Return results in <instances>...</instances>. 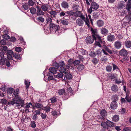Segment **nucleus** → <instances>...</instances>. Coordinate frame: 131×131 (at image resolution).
Masks as SVG:
<instances>
[{
	"instance_id": "9b49d317",
	"label": "nucleus",
	"mask_w": 131,
	"mask_h": 131,
	"mask_svg": "<svg viewBox=\"0 0 131 131\" xmlns=\"http://www.w3.org/2000/svg\"><path fill=\"white\" fill-rule=\"evenodd\" d=\"M37 9V11L36 12V14L37 16L43 15L44 13L41 10V8L39 6H37L36 7Z\"/></svg>"
},
{
	"instance_id": "412c9836",
	"label": "nucleus",
	"mask_w": 131,
	"mask_h": 131,
	"mask_svg": "<svg viewBox=\"0 0 131 131\" xmlns=\"http://www.w3.org/2000/svg\"><path fill=\"white\" fill-rule=\"evenodd\" d=\"M104 22L101 20H99L97 21V24L99 27L102 26L104 25Z\"/></svg>"
},
{
	"instance_id": "4468645a",
	"label": "nucleus",
	"mask_w": 131,
	"mask_h": 131,
	"mask_svg": "<svg viewBox=\"0 0 131 131\" xmlns=\"http://www.w3.org/2000/svg\"><path fill=\"white\" fill-rule=\"evenodd\" d=\"M83 20L80 18H79L76 20L77 24L79 26H82L83 25L84 23Z\"/></svg>"
},
{
	"instance_id": "5701e85b",
	"label": "nucleus",
	"mask_w": 131,
	"mask_h": 131,
	"mask_svg": "<svg viewBox=\"0 0 131 131\" xmlns=\"http://www.w3.org/2000/svg\"><path fill=\"white\" fill-rule=\"evenodd\" d=\"M21 8L24 9L23 10H27L29 8V6L27 3H25L24 4L22 3Z\"/></svg>"
},
{
	"instance_id": "6ab92c4d",
	"label": "nucleus",
	"mask_w": 131,
	"mask_h": 131,
	"mask_svg": "<svg viewBox=\"0 0 131 131\" xmlns=\"http://www.w3.org/2000/svg\"><path fill=\"white\" fill-rule=\"evenodd\" d=\"M119 119V116L117 115H115L112 117V121L114 122H118Z\"/></svg>"
},
{
	"instance_id": "bb28decb",
	"label": "nucleus",
	"mask_w": 131,
	"mask_h": 131,
	"mask_svg": "<svg viewBox=\"0 0 131 131\" xmlns=\"http://www.w3.org/2000/svg\"><path fill=\"white\" fill-rule=\"evenodd\" d=\"M102 34L103 35H106L108 33V31L106 29L103 28L101 29Z\"/></svg>"
},
{
	"instance_id": "7c9ffc66",
	"label": "nucleus",
	"mask_w": 131,
	"mask_h": 131,
	"mask_svg": "<svg viewBox=\"0 0 131 131\" xmlns=\"http://www.w3.org/2000/svg\"><path fill=\"white\" fill-rule=\"evenodd\" d=\"M14 90V89L13 88L10 87L7 89L6 91L8 94H12L13 93Z\"/></svg>"
},
{
	"instance_id": "f257e3e1",
	"label": "nucleus",
	"mask_w": 131,
	"mask_h": 131,
	"mask_svg": "<svg viewBox=\"0 0 131 131\" xmlns=\"http://www.w3.org/2000/svg\"><path fill=\"white\" fill-rule=\"evenodd\" d=\"M92 36H88L86 37L85 39L86 42L88 44H91L94 42V40H96V34L97 33V30L95 29H93L92 27H90Z\"/></svg>"
},
{
	"instance_id": "0e129e2a",
	"label": "nucleus",
	"mask_w": 131,
	"mask_h": 131,
	"mask_svg": "<svg viewBox=\"0 0 131 131\" xmlns=\"http://www.w3.org/2000/svg\"><path fill=\"white\" fill-rule=\"evenodd\" d=\"M57 73L59 79L62 78L63 76L64 75L63 73L61 72H57Z\"/></svg>"
},
{
	"instance_id": "aec40b11",
	"label": "nucleus",
	"mask_w": 131,
	"mask_h": 131,
	"mask_svg": "<svg viewBox=\"0 0 131 131\" xmlns=\"http://www.w3.org/2000/svg\"><path fill=\"white\" fill-rule=\"evenodd\" d=\"M52 62V65L53 66V67L57 70L59 68V63H58L56 61L54 62L53 60Z\"/></svg>"
},
{
	"instance_id": "1a4fd4ad",
	"label": "nucleus",
	"mask_w": 131,
	"mask_h": 131,
	"mask_svg": "<svg viewBox=\"0 0 131 131\" xmlns=\"http://www.w3.org/2000/svg\"><path fill=\"white\" fill-rule=\"evenodd\" d=\"M119 55L122 56H126L128 54L127 51L123 49L119 51Z\"/></svg>"
},
{
	"instance_id": "4c0bfd02",
	"label": "nucleus",
	"mask_w": 131,
	"mask_h": 131,
	"mask_svg": "<svg viewBox=\"0 0 131 131\" xmlns=\"http://www.w3.org/2000/svg\"><path fill=\"white\" fill-rule=\"evenodd\" d=\"M61 21V23L63 25H67L69 24V22L68 21L65 20L64 19H60Z\"/></svg>"
},
{
	"instance_id": "a211bd4d",
	"label": "nucleus",
	"mask_w": 131,
	"mask_h": 131,
	"mask_svg": "<svg viewBox=\"0 0 131 131\" xmlns=\"http://www.w3.org/2000/svg\"><path fill=\"white\" fill-rule=\"evenodd\" d=\"M111 90L114 92L118 91V89L117 86L116 85H113L111 87Z\"/></svg>"
},
{
	"instance_id": "ea45409f",
	"label": "nucleus",
	"mask_w": 131,
	"mask_h": 131,
	"mask_svg": "<svg viewBox=\"0 0 131 131\" xmlns=\"http://www.w3.org/2000/svg\"><path fill=\"white\" fill-rule=\"evenodd\" d=\"M126 46L127 48H130L131 47V41H127L125 42Z\"/></svg>"
},
{
	"instance_id": "c03bdc74",
	"label": "nucleus",
	"mask_w": 131,
	"mask_h": 131,
	"mask_svg": "<svg viewBox=\"0 0 131 131\" xmlns=\"http://www.w3.org/2000/svg\"><path fill=\"white\" fill-rule=\"evenodd\" d=\"M65 89H60L59 90L58 92V93L59 95H63L64 93H65Z\"/></svg>"
},
{
	"instance_id": "f704fd0d",
	"label": "nucleus",
	"mask_w": 131,
	"mask_h": 131,
	"mask_svg": "<svg viewBox=\"0 0 131 131\" xmlns=\"http://www.w3.org/2000/svg\"><path fill=\"white\" fill-rule=\"evenodd\" d=\"M97 39L98 40V41H99V42L100 43V44H101V43H103L101 36H100L99 35L96 34V40Z\"/></svg>"
},
{
	"instance_id": "473e14b6",
	"label": "nucleus",
	"mask_w": 131,
	"mask_h": 131,
	"mask_svg": "<svg viewBox=\"0 0 131 131\" xmlns=\"http://www.w3.org/2000/svg\"><path fill=\"white\" fill-rule=\"evenodd\" d=\"M81 14V12L78 10L74 13V15L76 17H80Z\"/></svg>"
},
{
	"instance_id": "e433bc0d",
	"label": "nucleus",
	"mask_w": 131,
	"mask_h": 131,
	"mask_svg": "<svg viewBox=\"0 0 131 131\" xmlns=\"http://www.w3.org/2000/svg\"><path fill=\"white\" fill-rule=\"evenodd\" d=\"M7 103V101L6 99L3 98L1 100L0 103H1L3 105H5Z\"/></svg>"
},
{
	"instance_id": "2f4dec72",
	"label": "nucleus",
	"mask_w": 131,
	"mask_h": 131,
	"mask_svg": "<svg viewBox=\"0 0 131 131\" xmlns=\"http://www.w3.org/2000/svg\"><path fill=\"white\" fill-rule=\"evenodd\" d=\"M93 19H96L98 18L99 16L97 12H94L93 14Z\"/></svg>"
},
{
	"instance_id": "c85d7f7f",
	"label": "nucleus",
	"mask_w": 131,
	"mask_h": 131,
	"mask_svg": "<svg viewBox=\"0 0 131 131\" xmlns=\"http://www.w3.org/2000/svg\"><path fill=\"white\" fill-rule=\"evenodd\" d=\"M109 76V79L111 80H113L114 79H117L116 77L115 76V74L114 73L112 74L109 73L108 74Z\"/></svg>"
},
{
	"instance_id": "a878e982",
	"label": "nucleus",
	"mask_w": 131,
	"mask_h": 131,
	"mask_svg": "<svg viewBox=\"0 0 131 131\" xmlns=\"http://www.w3.org/2000/svg\"><path fill=\"white\" fill-rule=\"evenodd\" d=\"M103 47L105 49V50L110 54H111L113 53L112 51V50H110L109 48L107 47V46H106L105 45H103Z\"/></svg>"
},
{
	"instance_id": "c756f323",
	"label": "nucleus",
	"mask_w": 131,
	"mask_h": 131,
	"mask_svg": "<svg viewBox=\"0 0 131 131\" xmlns=\"http://www.w3.org/2000/svg\"><path fill=\"white\" fill-rule=\"evenodd\" d=\"M124 3H125L124 2L121 1V2L120 3H119L118 4V8L119 9H121L123 7V6L124 7H125V4H124Z\"/></svg>"
},
{
	"instance_id": "864d4df0",
	"label": "nucleus",
	"mask_w": 131,
	"mask_h": 131,
	"mask_svg": "<svg viewBox=\"0 0 131 131\" xmlns=\"http://www.w3.org/2000/svg\"><path fill=\"white\" fill-rule=\"evenodd\" d=\"M43 105L42 104H40L39 103L36 102L35 103V107L36 108H40L41 107H43Z\"/></svg>"
},
{
	"instance_id": "a18cd8bd",
	"label": "nucleus",
	"mask_w": 131,
	"mask_h": 131,
	"mask_svg": "<svg viewBox=\"0 0 131 131\" xmlns=\"http://www.w3.org/2000/svg\"><path fill=\"white\" fill-rule=\"evenodd\" d=\"M30 82L29 81H27L26 80H25V84L26 85V89H28L30 85Z\"/></svg>"
},
{
	"instance_id": "393cba45",
	"label": "nucleus",
	"mask_w": 131,
	"mask_h": 131,
	"mask_svg": "<svg viewBox=\"0 0 131 131\" xmlns=\"http://www.w3.org/2000/svg\"><path fill=\"white\" fill-rule=\"evenodd\" d=\"M59 71L61 72L62 73L64 74L66 72H67L68 71V70H66L65 67H60L59 69Z\"/></svg>"
},
{
	"instance_id": "6e6552de",
	"label": "nucleus",
	"mask_w": 131,
	"mask_h": 131,
	"mask_svg": "<svg viewBox=\"0 0 131 131\" xmlns=\"http://www.w3.org/2000/svg\"><path fill=\"white\" fill-rule=\"evenodd\" d=\"M65 77L66 78V79L68 80H70L72 79L73 78L71 73L69 71L66 72L64 74Z\"/></svg>"
},
{
	"instance_id": "e2e57ef3",
	"label": "nucleus",
	"mask_w": 131,
	"mask_h": 131,
	"mask_svg": "<svg viewBox=\"0 0 131 131\" xmlns=\"http://www.w3.org/2000/svg\"><path fill=\"white\" fill-rule=\"evenodd\" d=\"M22 48L19 47H17L15 48V50L18 52H20L22 50Z\"/></svg>"
},
{
	"instance_id": "b1692460",
	"label": "nucleus",
	"mask_w": 131,
	"mask_h": 131,
	"mask_svg": "<svg viewBox=\"0 0 131 131\" xmlns=\"http://www.w3.org/2000/svg\"><path fill=\"white\" fill-rule=\"evenodd\" d=\"M107 38L108 41H112L114 40V36L113 35H110L107 36Z\"/></svg>"
},
{
	"instance_id": "603ef678",
	"label": "nucleus",
	"mask_w": 131,
	"mask_h": 131,
	"mask_svg": "<svg viewBox=\"0 0 131 131\" xmlns=\"http://www.w3.org/2000/svg\"><path fill=\"white\" fill-rule=\"evenodd\" d=\"M31 121V122L30 124V126L32 128H35L36 127V124H35V121Z\"/></svg>"
},
{
	"instance_id": "72a5a7b5",
	"label": "nucleus",
	"mask_w": 131,
	"mask_h": 131,
	"mask_svg": "<svg viewBox=\"0 0 131 131\" xmlns=\"http://www.w3.org/2000/svg\"><path fill=\"white\" fill-rule=\"evenodd\" d=\"M92 58L93 59L92 60V62L94 65H96L99 62V59H97L95 57Z\"/></svg>"
},
{
	"instance_id": "79ce46f5",
	"label": "nucleus",
	"mask_w": 131,
	"mask_h": 131,
	"mask_svg": "<svg viewBox=\"0 0 131 131\" xmlns=\"http://www.w3.org/2000/svg\"><path fill=\"white\" fill-rule=\"evenodd\" d=\"M2 37L3 38L6 40H8L10 38V37L7 34H6L2 35Z\"/></svg>"
},
{
	"instance_id": "4d7b16f0",
	"label": "nucleus",
	"mask_w": 131,
	"mask_h": 131,
	"mask_svg": "<svg viewBox=\"0 0 131 131\" xmlns=\"http://www.w3.org/2000/svg\"><path fill=\"white\" fill-rule=\"evenodd\" d=\"M37 19L39 22L43 23L44 21V19L41 16H39L38 17Z\"/></svg>"
},
{
	"instance_id": "774afa93",
	"label": "nucleus",
	"mask_w": 131,
	"mask_h": 131,
	"mask_svg": "<svg viewBox=\"0 0 131 131\" xmlns=\"http://www.w3.org/2000/svg\"><path fill=\"white\" fill-rule=\"evenodd\" d=\"M9 41L12 42H15L16 41V38L15 37L11 36L9 39Z\"/></svg>"
},
{
	"instance_id": "c9c22d12",
	"label": "nucleus",
	"mask_w": 131,
	"mask_h": 131,
	"mask_svg": "<svg viewBox=\"0 0 131 131\" xmlns=\"http://www.w3.org/2000/svg\"><path fill=\"white\" fill-rule=\"evenodd\" d=\"M19 89L17 88L14 91L13 95L14 96H19Z\"/></svg>"
},
{
	"instance_id": "680f3d73",
	"label": "nucleus",
	"mask_w": 131,
	"mask_h": 131,
	"mask_svg": "<svg viewBox=\"0 0 131 131\" xmlns=\"http://www.w3.org/2000/svg\"><path fill=\"white\" fill-rule=\"evenodd\" d=\"M112 69V66L109 65L107 66L106 67V70L107 72H111V71Z\"/></svg>"
},
{
	"instance_id": "58836bf2",
	"label": "nucleus",
	"mask_w": 131,
	"mask_h": 131,
	"mask_svg": "<svg viewBox=\"0 0 131 131\" xmlns=\"http://www.w3.org/2000/svg\"><path fill=\"white\" fill-rule=\"evenodd\" d=\"M49 13L51 14V15L50 16V17H51L52 18V15L54 16V17H55V16L57 15V12L56 11L52 10L49 12Z\"/></svg>"
},
{
	"instance_id": "f8f14e48",
	"label": "nucleus",
	"mask_w": 131,
	"mask_h": 131,
	"mask_svg": "<svg viewBox=\"0 0 131 131\" xmlns=\"http://www.w3.org/2000/svg\"><path fill=\"white\" fill-rule=\"evenodd\" d=\"M2 55H0V57L1 58L0 59V64L2 66L5 64L6 59V58L4 57V56Z\"/></svg>"
},
{
	"instance_id": "69168bd1",
	"label": "nucleus",
	"mask_w": 131,
	"mask_h": 131,
	"mask_svg": "<svg viewBox=\"0 0 131 131\" xmlns=\"http://www.w3.org/2000/svg\"><path fill=\"white\" fill-rule=\"evenodd\" d=\"M69 97V95L67 94L66 93H65L64 94L62 98L65 100H66Z\"/></svg>"
},
{
	"instance_id": "f3484780",
	"label": "nucleus",
	"mask_w": 131,
	"mask_h": 131,
	"mask_svg": "<svg viewBox=\"0 0 131 131\" xmlns=\"http://www.w3.org/2000/svg\"><path fill=\"white\" fill-rule=\"evenodd\" d=\"M131 8V1H128L127 5L126 6V9L128 12L130 11Z\"/></svg>"
},
{
	"instance_id": "2eb2a0df",
	"label": "nucleus",
	"mask_w": 131,
	"mask_h": 131,
	"mask_svg": "<svg viewBox=\"0 0 131 131\" xmlns=\"http://www.w3.org/2000/svg\"><path fill=\"white\" fill-rule=\"evenodd\" d=\"M121 46V42L119 41H116L115 43V47L117 49H118L120 48Z\"/></svg>"
},
{
	"instance_id": "3c124183",
	"label": "nucleus",
	"mask_w": 131,
	"mask_h": 131,
	"mask_svg": "<svg viewBox=\"0 0 131 131\" xmlns=\"http://www.w3.org/2000/svg\"><path fill=\"white\" fill-rule=\"evenodd\" d=\"M6 41L4 39H2L0 41V45L2 46V45H5L6 43Z\"/></svg>"
},
{
	"instance_id": "0eeeda50",
	"label": "nucleus",
	"mask_w": 131,
	"mask_h": 131,
	"mask_svg": "<svg viewBox=\"0 0 131 131\" xmlns=\"http://www.w3.org/2000/svg\"><path fill=\"white\" fill-rule=\"evenodd\" d=\"M110 107L112 110L116 109L117 107V104L116 101H113L110 104Z\"/></svg>"
},
{
	"instance_id": "ddd939ff",
	"label": "nucleus",
	"mask_w": 131,
	"mask_h": 131,
	"mask_svg": "<svg viewBox=\"0 0 131 131\" xmlns=\"http://www.w3.org/2000/svg\"><path fill=\"white\" fill-rule=\"evenodd\" d=\"M49 71L50 73H51L50 74L52 73L54 75L57 73V70L55 69L54 67H52L50 68Z\"/></svg>"
},
{
	"instance_id": "dca6fc26",
	"label": "nucleus",
	"mask_w": 131,
	"mask_h": 131,
	"mask_svg": "<svg viewBox=\"0 0 131 131\" xmlns=\"http://www.w3.org/2000/svg\"><path fill=\"white\" fill-rule=\"evenodd\" d=\"M91 6L93 7V9L95 10H96L99 7L98 4L95 2H92Z\"/></svg>"
},
{
	"instance_id": "052dcab7",
	"label": "nucleus",
	"mask_w": 131,
	"mask_h": 131,
	"mask_svg": "<svg viewBox=\"0 0 131 131\" xmlns=\"http://www.w3.org/2000/svg\"><path fill=\"white\" fill-rule=\"evenodd\" d=\"M57 98L54 96H53L52 98L50 99L51 103H54L57 102Z\"/></svg>"
},
{
	"instance_id": "bf43d9fd",
	"label": "nucleus",
	"mask_w": 131,
	"mask_h": 131,
	"mask_svg": "<svg viewBox=\"0 0 131 131\" xmlns=\"http://www.w3.org/2000/svg\"><path fill=\"white\" fill-rule=\"evenodd\" d=\"M41 8L44 11H47L48 9V7L44 5H42L41 6Z\"/></svg>"
},
{
	"instance_id": "8fccbe9b",
	"label": "nucleus",
	"mask_w": 131,
	"mask_h": 131,
	"mask_svg": "<svg viewBox=\"0 0 131 131\" xmlns=\"http://www.w3.org/2000/svg\"><path fill=\"white\" fill-rule=\"evenodd\" d=\"M89 55L91 56L92 58L95 57L96 55V53L94 51H91Z\"/></svg>"
},
{
	"instance_id": "6e6d98bb",
	"label": "nucleus",
	"mask_w": 131,
	"mask_h": 131,
	"mask_svg": "<svg viewBox=\"0 0 131 131\" xmlns=\"http://www.w3.org/2000/svg\"><path fill=\"white\" fill-rule=\"evenodd\" d=\"M96 55H97L99 56V55H100L101 56V53L102 52V50L100 49H97L96 51Z\"/></svg>"
},
{
	"instance_id": "cd10ccee",
	"label": "nucleus",
	"mask_w": 131,
	"mask_h": 131,
	"mask_svg": "<svg viewBox=\"0 0 131 131\" xmlns=\"http://www.w3.org/2000/svg\"><path fill=\"white\" fill-rule=\"evenodd\" d=\"M29 10L30 11V12L31 14L32 15L35 14L36 13V10L35 8L33 7H31L30 9Z\"/></svg>"
},
{
	"instance_id": "338daca9",
	"label": "nucleus",
	"mask_w": 131,
	"mask_h": 131,
	"mask_svg": "<svg viewBox=\"0 0 131 131\" xmlns=\"http://www.w3.org/2000/svg\"><path fill=\"white\" fill-rule=\"evenodd\" d=\"M131 130V128L130 127H125L123 130V131H129Z\"/></svg>"
},
{
	"instance_id": "f03ea898",
	"label": "nucleus",
	"mask_w": 131,
	"mask_h": 131,
	"mask_svg": "<svg viewBox=\"0 0 131 131\" xmlns=\"http://www.w3.org/2000/svg\"><path fill=\"white\" fill-rule=\"evenodd\" d=\"M49 28L48 26H47V25L46 24L44 26V30L48 31L50 30V31L53 30L54 31H55V33H56L57 31L59 30L60 28V27L59 25H55L53 23L49 24Z\"/></svg>"
},
{
	"instance_id": "a19ab883",
	"label": "nucleus",
	"mask_w": 131,
	"mask_h": 131,
	"mask_svg": "<svg viewBox=\"0 0 131 131\" xmlns=\"http://www.w3.org/2000/svg\"><path fill=\"white\" fill-rule=\"evenodd\" d=\"M32 115H33L32 116V119L33 120L35 121L38 119V116L37 115H38L37 114L34 113H34H33Z\"/></svg>"
},
{
	"instance_id": "49530a36",
	"label": "nucleus",
	"mask_w": 131,
	"mask_h": 131,
	"mask_svg": "<svg viewBox=\"0 0 131 131\" xmlns=\"http://www.w3.org/2000/svg\"><path fill=\"white\" fill-rule=\"evenodd\" d=\"M113 68V71H114V70L116 69H117L118 70L120 71L119 68H118L117 66L115 64L113 63L112 64Z\"/></svg>"
},
{
	"instance_id": "39448f33",
	"label": "nucleus",
	"mask_w": 131,
	"mask_h": 131,
	"mask_svg": "<svg viewBox=\"0 0 131 131\" xmlns=\"http://www.w3.org/2000/svg\"><path fill=\"white\" fill-rule=\"evenodd\" d=\"M101 116H99V118H100L101 120L105 121V117L107 116V112L104 109L101 110L100 112Z\"/></svg>"
},
{
	"instance_id": "de8ad7c7",
	"label": "nucleus",
	"mask_w": 131,
	"mask_h": 131,
	"mask_svg": "<svg viewBox=\"0 0 131 131\" xmlns=\"http://www.w3.org/2000/svg\"><path fill=\"white\" fill-rule=\"evenodd\" d=\"M95 41V43L94 44L95 47H96L97 46H99V47H102L101 45V44H100V43L99 42V41H98V40L97 41H96V40Z\"/></svg>"
},
{
	"instance_id": "423d86ee",
	"label": "nucleus",
	"mask_w": 131,
	"mask_h": 131,
	"mask_svg": "<svg viewBox=\"0 0 131 131\" xmlns=\"http://www.w3.org/2000/svg\"><path fill=\"white\" fill-rule=\"evenodd\" d=\"M16 106H20V103H24V101L22 100L21 97L20 96H16Z\"/></svg>"
},
{
	"instance_id": "13d9d810",
	"label": "nucleus",
	"mask_w": 131,
	"mask_h": 131,
	"mask_svg": "<svg viewBox=\"0 0 131 131\" xmlns=\"http://www.w3.org/2000/svg\"><path fill=\"white\" fill-rule=\"evenodd\" d=\"M10 60L8 59H6L5 62V65L6 66L9 67L10 66V64L9 61Z\"/></svg>"
},
{
	"instance_id": "5fc2aeb1",
	"label": "nucleus",
	"mask_w": 131,
	"mask_h": 131,
	"mask_svg": "<svg viewBox=\"0 0 131 131\" xmlns=\"http://www.w3.org/2000/svg\"><path fill=\"white\" fill-rule=\"evenodd\" d=\"M73 6L72 7V8L73 10L76 11V10L78 9L79 5H78L76 4L75 5V4H73Z\"/></svg>"
},
{
	"instance_id": "9d476101",
	"label": "nucleus",
	"mask_w": 131,
	"mask_h": 131,
	"mask_svg": "<svg viewBox=\"0 0 131 131\" xmlns=\"http://www.w3.org/2000/svg\"><path fill=\"white\" fill-rule=\"evenodd\" d=\"M46 69L43 72V74L44 75V80H45L46 82H48V81H51V80H52V79H53V76L52 75H49L47 78V81H46V80H45V79H46L45 77H46V76H48V75H49L50 74V73L48 72L47 73L48 74H47V75L46 76L45 75V72L46 71Z\"/></svg>"
},
{
	"instance_id": "7ed1b4c3",
	"label": "nucleus",
	"mask_w": 131,
	"mask_h": 131,
	"mask_svg": "<svg viewBox=\"0 0 131 131\" xmlns=\"http://www.w3.org/2000/svg\"><path fill=\"white\" fill-rule=\"evenodd\" d=\"M2 50L4 51L5 54H6L7 58L9 60H13V54H14L13 51L8 48L6 46H4L2 48Z\"/></svg>"
},
{
	"instance_id": "20e7f679",
	"label": "nucleus",
	"mask_w": 131,
	"mask_h": 131,
	"mask_svg": "<svg viewBox=\"0 0 131 131\" xmlns=\"http://www.w3.org/2000/svg\"><path fill=\"white\" fill-rule=\"evenodd\" d=\"M106 122H102L101 123V125L105 129H108L109 127L111 128L115 126L116 124L111 121L109 120L106 119Z\"/></svg>"
},
{
	"instance_id": "09e8293b",
	"label": "nucleus",
	"mask_w": 131,
	"mask_h": 131,
	"mask_svg": "<svg viewBox=\"0 0 131 131\" xmlns=\"http://www.w3.org/2000/svg\"><path fill=\"white\" fill-rule=\"evenodd\" d=\"M80 63V60H75L74 61V60L73 64L74 66H76L79 65Z\"/></svg>"
},
{
	"instance_id": "4be33fe9",
	"label": "nucleus",
	"mask_w": 131,
	"mask_h": 131,
	"mask_svg": "<svg viewBox=\"0 0 131 131\" xmlns=\"http://www.w3.org/2000/svg\"><path fill=\"white\" fill-rule=\"evenodd\" d=\"M84 66L82 64H79L78 67L77 69L79 71H81L84 69Z\"/></svg>"
},
{
	"instance_id": "37998d69",
	"label": "nucleus",
	"mask_w": 131,
	"mask_h": 131,
	"mask_svg": "<svg viewBox=\"0 0 131 131\" xmlns=\"http://www.w3.org/2000/svg\"><path fill=\"white\" fill-rule=\"evenodd\" d=\"M61 5L64 8L68 7V6L67 3L64 1H63Z\"/></svg>"
}]
</instances>
